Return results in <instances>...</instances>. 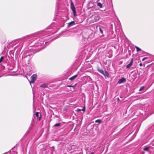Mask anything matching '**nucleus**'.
Here are the masks:
<instances>
[{"instance_id": "obj_14", "label": "nucleus", "mask_w": 154, "mask_h": 154, "mask_svg": "<svg viewBox=\"0 0 154 154\" xmlns=\"http://www.w3.org/2000/svg\"><path fill=\"white\" fill-rule=\"evenodd\" d=\"M149 148H150L149 147H145L143 148V150L144 151H148V150L149 149Z\"/></svg>"}, {"instance_id": "obj_25", "label": "nucleus", "mask_w": 154, "mask_h": 154, "mask_svg": "<svg viewBox=\"0 0 154 154\" xmlns=\"http://www.w3.org/2000/svg\"><path fill=\"white\" fill-rule=\"evenodd\" d=\"M41 116L40 117H39V119H38L39 120H40V119L41 118Z\"/></svg>"}, {"instance_id": "obj_30", "label": "nucleus", "mask_w": 154, "mask_h": 154, "mask_svg": "<svg viewBox=\"0 0 154 154\" xmlns=\"http://www.w3.org/2000/svg\"><path fill=\"white\" fill-rule=\"evenodd\" d=\"M96 17V16H93V17Z\"/></svg>"}, {"instance_id": "obj_10", "label": "nucleus", "mask_w": 154, "mask_h": 154, "mask_svg": "<svg viewBox=\"0 0 154 154\" xmlns=\"http://www.w3.org/2000/svg\"><path fill=\"white\" fill-rule=\"evenodd\" d=\"M97 6L99 7L100 8H102L103 5L100 2H98L97 3Z\"/></svg>"}, {"instance_id": "obj_33", "label": "nucleus", "mask_w": 154, "mask_h": 154, "mask_svg": "<svg viewBox=\"0 0 154 154\" xmlns=\"http://www.w3.org/2000/svg\"><path fill=\"white\" fill-rule=\"evenodd\" d=\"M118 100H119V99L118 98Z\"/></svg>"}, {"instance_id": "obj_19", "label": "nucleus", "mask_w": 154, "mask_h": 154, "mask_svg": "<svg viewBox=\"0 0 154 154\" xmlns=\"http://www.w3.org/2000/svg\"><path fill=\"white\" fill-rule=\"evenodd\" d=\"M4 57L3 56H2L0 58V63L2 62Z\"/></svg>"}, {"instance_id": "obj_8", "label": "nucleus", "mask_w": 154, "mask_h": 154, "mask_svg": "<svg viewBox=\"0 0 154 154\" xmlns=\"http://www.w3.org/2000/svg\"><path fill=\"white\" fill-rule=\"evenodd\" d=\"M78 76V74H76L69 78L70 80H73L76 78Z\"/></svg>"}, {"instance_id": "obj_7", "label": "nucleus", "mask_w": 154, "mask_h": 154, "mask_svg": "<svg viewBox=\"0 0 154 154\" xmlns=\"http://www.w3.org/2000/svg\"><path fill=\"white\" fill-rule=\"evenodd\" d=\"M105 77H109V73L107 72L105 70L104 72L102 74Z\"/></svg>"}, {"instance_id": "obj_28", "label": "nucleus", "mask_w": 154, "mask_h": 154, "mask_svg": "<svg viewBox=\"0 0 154 154\" xmlns=\"http://www.w3.org/2000/svg\"><path fill=\"white\" fill-rule=\"evenodd\" d=\"M91 154H94V153L93 152H91Z\"/></svg>"}, {"instance_id": "obj_3", "label": "nucleus", "mask_w": 154, "mask_h": 154, "mask_svg": "<svg viewBox=\"0 0 154 154\" xmlns=\"http://www.w3.org/2000/svg\"><path fill=\"white\" fill-rule=\"evenodd\" d=\"M37 77V75L36 74H33L31 77V81L30 82V83L31 84V83H33L35 81H36V78Z\"/></svg>"}, {"instance_id": "obj_13", "label": "nucleus", "mask_w": 154, "mask_h": 154, "mask_svg": "<svg viewBox=\"0 0 154 154\" xmlns=\"http://www.w3.org/2000/svg\"><path fill=\"white\" fill-rule=\"evenodd\" d=\"M40 87L43 88H45L47 87V85L45 84H42L41 86Z\"/></svg>"}, {"instance_id": "obj_12", "label": "nucleus", "mask_w": 154, "mask_h": 154, "mask_svg": "<svg viewBox=\"0 0 154 154\" xmlns=\"http://www.w3.org/2000/svg\"><path fill=\"white\" fill-rule=\"evenodd\" d=\"M135 47L136 49L137 52H139V51H141V49L140 48L138 47L137 46H135Z\"/></svg>"}, {"instance_id": "obj_26", "label": "nucleus", "mask_w": 154, "mask_h": 154, "mask_svg": "<svg viewBox=\"0 0 154 154\" xmlns=\"http://www.w3.org/2000/svg\"><path fill=\"white\" fill-rule=\"evenodd\" d=\"M98 19H96V20H95V21H97L98 20Z\"/></svg>"}, {"instance_id": "obj_6", "label": "nucleus", "mask_w": 154, "mask_h": 154, "mask_svg": "<svg viewBox=\"0 0 154 154\" xmlns=\"http://www.w3.org/2000/svg\"><path fill=\"white\" fill-rule=\"evenodd\" d=\"M75 24V22L74 21H72L68 23V27H70Z\"/></svg>"}, {"instance_id": "obj_4", "label": "nucleus", "mask_w": 154, "mask_h": 154, "mask_svg": "<svg viewBox=\"0 0 154 154\" xmlns=\"http://www.w3.org/2000/svg\"><path fill=\"white\" fill-rule=\"evenodd\" d=\"M126 81V79L122 77L121 79L119 80L118 82V84H121L122 83L125 82Z\"/></svg>"}, {"instance_id": "obj_2", "label": "nucleus", "mask_w": 154, "mask_h": 154, "mask_svg": "<svg viewBox=\"0 0 154 154\" xmlns=\"http://www.w3.org/2000/svg\"><path fill=\"white\" fill-rule=\"evenodd\" d=\"M70 7L74 15L75 16L76 15L75 8L73 3L72 2L71 3Z\"/></svg>"}, {"instance_id": "obj_23", "label": "nucleus", "mask_w": 154, "mask_h": 154, "mask_svg": "<svg viewBox=\"0 0 154 154\" xmlns=\"http://www.w3.org/2000/svg\"><path fill=\"white\" fill-rule=\"evenodd\" d=\"M81 109H79V108H78L77 109V111H78V112H79L80 111H81Z\"/></svg>"}, {"instance_id": "obj_29", "label": "nucleus", "mask_w": 154, "mask_h": 154, "mask_svg": "<svg viewBox=\"0 0 154 154\" xmlns=\"http://www.w3.org/2000/svg\"><path fill=\"white\" fill-rule=\"evenodd\" d=\"M29 71H30V73H32V72H31V71L30 70H29Z\"/></svg>"}, {"instance_id": "obj_22", "label": "nucleus", "mask_w": 154, "mask_h": 154, "mask_svg": "<svg viewBox=\"0 0 154 154\" xmlns=\"http://www.w3.org/2000/svg\"><path fill=\"white\" fill-rule=\"evenodd\" d=\"M148 58L147 57H144V58H143L142 60V61H144V60H145L146 59H147Z\"/></svg>"}, {"instance_id": "obj_17", "label": "nucleus", "mask_w": 154, "mask_h": 154, "mask_svg": "<svg viewBox=\"0 0 154 154\" xmlns=\"http://www.w3.org/2000/svg\"><path fill=\"white\" fill-rule=\"evenodd\" d=\"M61 124L60 123H56V124H55L54 125V126H55V127H58V126H59Z\"/></svg>"}, {"instance_id": "obj_16", "label": "nucleus", "mask_w": 154, "mask_h": 154, "mask_svg": "<svg viewBox=\"0 0 154 154\" xmlns=\"http://www.w3.org/2000/svg\"><path fill=\"white\" fill-rule=\"evenodd\" d=\"M95 122H98L100 124L101 123V121L100 119H98L96 120L95 121Z\"/></svg>"}, {"instance_id": "obj_5", "label": "nucleus", "mask_w": 154, "mask_h": 154, "mask_svg": "<svg viewBox=\"0 0 154 154\" xmlns=\"http://www.w3.org/2000/svg\"><path fill=\"white\" fill-rule=\"evenodd\" d=\"M133 63V59L132 58L129 63L126 66L127 68H129L132 65Z\"/></svg>"}, {"instance_id": "obj_32", "label": "nucleus", "mask_w": 154, "mask_h": 154, "mask_svg": "<svg viewBox=\"0 0 154 154\" xmlns=\"http://www.w3.org/2000/svg\"><path fill=\"white\" fill-rule=\"evenodd\" d=\"M118 100H119V99L118 98Z\"/></svg>"}, {"instance_id": "obj_20", "label": "nucleus", "mask_w": 154, "mask_h": 154, "mask_svg": "<svg viewBox=\"0 0 154 154\" xmlns=\"http://www.w3.org/2000/svg\"><path fill=\"white\" fill-rule=\"evenodd\" d=\"M38 114H39L38 112H35V115L37 117H38Z\"/></svg>"}, {"instance_id": "obj_31", "label": "nucleus", "mask_w": 154, "mask_h": 154, "mask_svg": "<svg viewBox=\"0 0 154 154\" xmlns=\"http://www.w3.org/2000/svg\"><path fill=\"white\" fill-rule=\"evenodd\" d=\"M29 68H30L29 69H30L31 68V67H29Z\"/></svg>"}, {"instance_id": "obj_24", "label": "nucleus", "mask_w": 154, "mask_h": 154, "mask_svg": "<svg viewBox=\"0 0 154 154\" xmlns=\"http://www.w3.org/2000/svg\"><path fill=\"white\" fill-rule=\"evenodd\" d=\"M139 65L140 66H142V63H140L139 64Z\"/></svg>"}, {"instance_id": "obj_21", "label": "nucleus", "mask_w": 154, "mask_h": 154, "mask_svg": "<svg viewBox=\"0 0 154 154\" xmlns=\"http://www.w3.org/2000/svg\"><path fill=\"white\" fill-rule=\"evenodd\" d=\"M85 106H84L83 107V108L81 110H82L83 111H85Z\"/></svg>"}, {"instance_id": "obj_1", "label": "nucleus", "mask_w": 154, "mask_h": 154, "mask_svg": "<svg viewBox=\"0 0 154 154\" xmlns=\"http://www.w3.org/2000/svg\"><path fill=\"white\" fill-rule=\"evenodd\" d=\"M51 26H49L48 30H44L42 32V35L45 36L43 37L36 38L34 35H30L26 36L19 40L23 42L22 46L26 47L29 45L32 48L31 50L25 51L22 55V60L25 64L29 63V61L32 57L33 54L39 52L43 49L42 45H45L47 42L45 40L50 36L51 34L54 32H51L49 29H51Z\"/></svg>"}, {"instance_id": "obj_15", "label": "nucleus", "mask_w": 154, "mask_h": 154, "mask_svg": "<svg viewBox=\"0 0 154 154\" xmlns=\"http://www.w3.org/2000/svg\"><path fill=\"white\" fill-rule=\"evenodd\" d=\"M77 85V83L75 84L74 85H68L67 86L69 87H73L74 88Z\"/></svg>"}, {"instance_id": "obj_18", "label": "nucleus", "mask_w": 154, "mask_h": 154, "mask_svg": "<svg viewBox=\"0 0 154 154\" xmlns=\"http://www.w3.org/2000/svg\"><path fill=\"white\" fill-rule=\"evenodd\" d=\"M144 88V87L143 86L141 87L139 90V91H140L142 90Z\"/></svg>"}, {"instance_id": "obj_9", "label": "nucleus", "mask_w": 154, "mask_h": 154, "mask_svg": "<svg viewBox=\"0 0 154 154\" xmlns=\"http://www.w3.org/2000/svg\"><path fill=\"white\" fill-rule=\"evenodd\" d=\"M97 69L98 71H99L102 74L104 72L103 70L102 69L100 68L99 67H98L97 68Z\"/></svg>"}, {"instance_id": "obj_11", "label": "nucleus", "mask_w": 154, "mask_h": 154, "mask_svg": "<svg viewBox=\"0 0 154 154\" xmlns=\"http://www.w3.org/2000/svg\"><path fill=\"white\" fill-rule=\"evenodd\" d=\"M104 29V28L103 27H99V30H100V33L102 34H103V29Z\"/></svg>"}, {"instance_id": "obj_27", "label": "nucleus", "mask_w": 154, "mask_h": 154, "mask_svg": "<svg viewBox=\"0 0 154 154\" xmlns=\"http://www.w3.org/2000/svg\"><path fill=\"white\" fill-rule=\"evenodd\" d=\"M58 2H56V4H57V5H58Z\"/></svg>"}]
</instances>
